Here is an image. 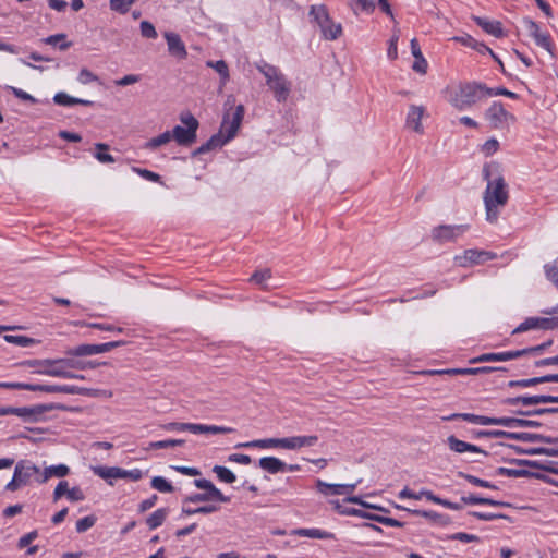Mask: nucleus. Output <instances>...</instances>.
Listing matches in <instances>:
<instances>
[{"instance_id":"nucleus-1","label":"nucleus","mask_w":558,"mask_h":558,"mask_svg":"<svg viewBox=\"0 0 558 558\" xmlns=\"http://www.w3.org/2000/svg\"><path fill=\"white\" fill-rule=\"evenodd\" d=\"M483 175L487 181L483 196L486 210V220L490 223H494L498 220L500 209L504 208L508 203V185L501 175L492 177L489 166H485L483 168Z\"/></svg>"},{"instance_id":"nucleus-2","label":"nucleus","mask_w":558,"mask_h":558,"mask_svg":"<svg viewBox=\"0 0 558 558\" xmlns=\"http://www.w3.org/2000/svg\"><path fill=\"white\" fill-rule=\"evenodd\" d=\"M442 93L447 101L459 111L468 110L486 98L485 84L475 81L448 86Z\"/></svg>"},{"instance_id":"nucleus-3","label":"nucleus","mask_w":558,"mask_h":558,"mask_svg":"<svg viewBox=\"0 0 558 558\" xmlns=\"http://www.w3.org/2000/svg\"><path fill=\"white\" fill-rule=\"evenodd\" d=\"M244 106L239 105L236 106L234 112L232 113V117L230 118L229 113H226L223 116V120L221 123L220 133L213 135L206 143L201 145L197 149L194 150L193 155H203L206 153H209L210 150L221 147L227 142H229L231 138H233L241 125V122L244 117Z\"/></svg>"},{"instance_id":"nucleus-4","label":"nucleus","mask_w":558,"mask_h":558,"mask_svg":"<svg viewBox=\"0 0 558 558\" xmlns=\"http://www.w3.org/2000/svg\"><path fill=\"white\" fill-rule=\"evenodd\" d=\"M256 69L264 75L266 85L278 102H284L291 92V82L279 68L265 61L256 63Z\"/></svg>"},{"instance_id":"nucleus-5","label":"nucleus","mask_w":558,"mask_h":558,"mask_svg":"<svg viewBox=\"0 0 558 558\" xmlns=\"http://www.w3.org/2000/svg\"><path fill=\"white\" fill-rule=\"evenodd\" d=\"M194 485L198 489H203L204 493H195L190 496H186L183 499L184 505L189 504H198V502H209V501H219V502H229L230 497L226 496L218 489L209 480L199 478L194 481Z\"/></svg>"},{"instance_id":"nucleus-6","label":"nucleus","mask_w":558,"mask_h":558,"mask_svg":"<svg viewBox=\"0 0 558 558\" xmlns=\"http://www.w3.org/2000/svg\"><path fill=\"white\" fill-rule=\"evenodd\" d=\"M180 121L185 125H175L171 132L172 140H174L181 146H191L195 143L197 137V129L199 123L197 119L190 112L182 113Z\"/></svg>"},{"instance_id":"nucleus-7","label":"nucleus","mask_w":558,"mask_h":558,"mask_svg":"<svg viewBox=\"0 0 558 558\" xmlns=\"http://www.w3.org/2000/svg\"><path fill=\"white\" fill-rule=\"evenodd\" d=\"M468 230L469 225H440L432 229L430 238L438 244L454 242Z\"/></svg>"},{"instance_id":"nucleus-8","label":"nucleus","mask_w":558,"mask_h":558,"mask_svg":"<svg viewBox=\"0 0 558 558\" xmlns=\"http://www.w3.org/2000/svg\"><path fill=\"white\" fill-rule=\"evenodd\" d=\"M497 257L496 253L470 248L465 250L462 255H457L454 262L459 267L468 268L473 265H481Z\"/></svg>"},{"instance_id":"nucleus-9","label":"nucleus","mask_w":558,"mask_h":558,"mask_svg":"<svg viewBox=\"0 0 558 558\" xmlns=\"http://www.w3.org/2000/svg\"><path fill=\"white\" fill-rule=\"evenodd\" d=\"M485 119L493 129H504L509 121L514 120V117L505 109L500 101H494L485 111Z\"/></svg>"},{"instance_id":"nucleus-10","label":"nucleus","mask_w":558,"mask_h":558,"mask_svg":"<svg viewBox=\"0 0 558 558\" xmlns=\"http://www.w3.org/2000/svg\"><path fill=\"white\" fill-rule=\"evenodd\" d=\"M531 329L553 330L558 329V317H527L517 328L512 330V335L525 332Z\"/></svg>"},{"instance_id":"nucleus-11","label":"nucleus","mask_w":558,"mask_h":558,"mask_svg":"<svg viewBox=\"0 0 558 558\" xmlns=\"http://www.w3.org/2000/svg\"><path fill=\"white\" fill-rule=\"evenodd\" d=\"M123 344L122 341H112L101 344H81L66 351V354L74 356H88L109 352L110 350Z\"/></svg>"},{"instance_id":"nucleus-12","label":"nucleus","mask_w":558,"mask_h":558,"mask_svg":"<svg viewBox=\"0 0 558 558\" xmlns=\"http://www.w3.org/2000/svg\"><path fill=\"white\" fill-rule=\"evenodd\" d=\"M523 24L529 33V35L534 39L535 44L538 47L544 48L550 54H553V43L550 35L548 33H542L539 26L536 22L531 19H524Z\"/></svg>"},{"instance_id":"nucleus-13","label":"nucleus","mask_w":558,"mask_h":558,"mask_svg":"<svg viewBox=\"0 0 558 558\" xmlns=\"http://www.w3.org/2000/svg\"><path fill=\"white\" fill-rule=\"evenodd\" d=\"M501 403L505 405H535L541 403H558V396H518L513 398H505L501 400Z\"/></svg>"},{"instance_id":"nucleus-14","label":"nucleus","mask_w":558,"mask_h":558,"mask_svg":"<svg viewBox=\"0 0 558 558\" xmlns=\"http://www.w3.org/2000/svg\"><path fill=\"white\" fill-rule=\"evenodd\" d=\"M32 391L47 393L89 395L90 390L72 385H40L32 384Z\"/></svg>"},{"instance_id":"nucleus-15","label":"nucleus","mask_w":558,"mask_h":558,"mask_svg":"<svg viewBox=\"0 0 558 558\" xmlns=\"http://www.w3.org/2000/svg\"><path fill=\"white\" fill-rule=\"evenodd\" d=\"M65 367L75 368L78 367V363L71 359H57L52 360V364L48 368H40L34 371V373L61 378L64 375Z\"/></svg>"},{"instance_id":"nucleus-16","label":"nucleus","mask_w":558,"mask_h":558,"mask_svg":"<svg viewBox=\"0 0 558 558\" xmlns=\"http://www.w3.org/2000/svg\"><path fill=\"white\" fill-rule=\"evenodd\" d=\"M446 442H447L449 449L456 453L473 452V453H481L485 457L488 456V452L483 450L478 446L460 440L454 435H450L447 438Z\"/></svg>"},{"instance_id":"nucleus-17","label":"nucleus","mask_w":558,"mask_h":558,"mask_svg":"<svg viewBox=\"0 0 558 558\" xmlns=\"http://www.w3.org/2000/svg\"><path fill=\"white\" fill-rule=\"evenodd\" d=\"M523 357L521 350L498 352V353H484L473 360L471 363H484V362H505Z\"/></svg>"},{"instance_id":"nucleus-18","label":"nucleus","mask_w":558,"mask_h":558,"mask_svg":"<svg viewBox=\"0 0 558 558\" xmlns=\"http://www.w3.org/2000/svg\"><path fill=\"white\" fill-rule=\"evenodd\" d=\"M14 473L15 476L20 478V482H22L25 486L31 482V478L34 475H40V469L31 461L21 460L16 463L14 468Z\"/></svg>"},{"instance_id":"nucleus-19","label":"nucleus","mask_w":558,"mask_h":558,"mask_svg":"<svg viewBox=\"0 0 558 558\" xmlns=\"http://www.w3.org/2000/svg\"><path fill=\"white\" fill-rule=\"evenodd\" d=\"M165 38L168 45V51L171 56L184 60L187 57V51L181 37L175 33H165Z\"/></svg>"},{"instance_id":"nucleus-20","label":"nucleus","mask_w":558,"mask_h":558,"mask_svg":"<svg viewBox=\"0 0 558 558\" xmlns=\"http://www.w3.org/2000/svg\"><path fill=\"white\" fill-rule=\"evenodd\" d=\"M425 113V108L423 106L411 105L409 107V112L407 114L405 125L407 128L413 130L414 132L422 134L424 132V128L421 123V120Z\"/></svg>"},{"instance_id":"nucleus-21","label":"nucleus","mask_w":558,"mask_h":558,"mask_svg":"<svg viewBox=\"0 0 558 558\" xmlns=\"http://www.w3.org/2000/svg\"><path fill=\"white\" fill-rule=\"evenodd\" d=\"M496 474L501 475V476H509V477L534 476V477L543 480V481H545L547 483H550V484H554V485H558L557 482H555L554 480L549 478L548 476H546L544 474L532 473V472H530L527 470H524V469H509V468L500 466V468L496 469Z\"/></svg>"},{"instance_id":"nucleus-22","label":"nucleus","mask_w":558,"mask_h":558,"mask_svg":"<svg viewBox=\"0 0 558 558\" xmlns=\"http://www.w3.org/2000/svg\"><path fill=\"white\" fill-rule=\"evenodd\" d=\"M282 448L286 449V438L256 439L248 442L238 444L235 448Z\"/></svg>"},{"instance_id":"nucleus-23","label":"nucleus","mask_w":558,"mask_h":558,"mask_svg":"<svg viewBox=\"0 0 558 558\" xmlns=\"http://www.w3.org/2000/svg\"><path fill=\"white\" fill-rule=\"evenodd\" d=\"M318 436L306 435V436H292L286 438L287 450H298L303 447H313L317 444Z\"/></svg>"},{"instance_id":"nucleus-24","label":"nucleus","mask_w":558,"mask_h":558,"mask_svg":"<svg viewBox=\"0 0 558 558\" xmlns=\"http://www.w3.org/2000/svg\"><path fill=\"white\" fill-rule=\"evenodd\" d=\"M473 20L487 34L493 35L497 38H501L505 36L502 25L499 21H489L485 17L480 16H474Z\"/></svg>"},{"instance_id":"nucleus-25","label":"nucleus","mask_w":558,"mask_h":558,"mask_svg":"<svg viewBox=\"0 0 558 558\" xmlns=\"http://www.w3.org/2000/svg\"><path fill=\"white\" fill-rule=\"evenodd\" d=\"M70 473V468L65 464L51 465L44 469L36 478L38 483H46L51 477H64Z\"/></svg>"},{"instance_id":"nucleus-26","label":"nucleus","mask_w":558,"mask_h":558,"mask_svg":"<svg viewBox=\"0 0 558 558\" xmlns=\"http://www.w3.org/2000/svg\"><path fill=\"white\" fill-rule=\"evenodd\" d=\"M258 465L270 474L287 471V463L276 457H264L259 459Z\"/></svg>"},{"instance_id":"nucleus-27","label":"nucleus","mask_w":558,"mask_h":558,"mask_svg":"<svg viewBox=\"0 0 558 558\" xmlns=\"http://www.w3.org/2000/svg\"><path fill=\"white\" fill-rule=\"evenodd\" d=\"M206 65L208 68L214 69L219 74V76H220L219 93H221L223 87L226 86V84L230 80V73H229L228 64L223 60H218V61L209 60V61L206 62Z\"/></svg>"},{"instance_id":"nucleus-28","label":"nucleus","mask_w":558,"mask_h":558,"mask_svg":"<svg viewBox=\"0 0 558 558\" xmlns=\"http://www.w3.org/2000/svg\"><path fill=\"white\" fill-rule=\"evenodd\" d=\"M512 464L517 465H527L534 469H539L546 472H550L554 474H558V469L555 466V463L551 461L548 462H538L532 460H523V459H512L509 461Z\"/></svg>"},{"instance_id":"nucleus-29","label":"nucleus","mask_w":558,"mask_h":558,"mask_svg":"<svg viewBox=\"0 0 558 558\" xmlns=\"http://www.w3.org/2000/svg\"><path fill=\"white\" fill-rule=\"evenodd\" d=\"M53 101L59 106H65V107L74 106V105L93 106V104H94L93 101L87 100V99L72 97L63 92L57 93L53 97Z\"/></svg>"},{"instance_id":"nucleus-30","label":"nucleus","mask_w":558,"mask_h":558,"mask_svg":"<svg viewBox=\"0 0 558 558\" xmlns=\"http://www.w3.org/2000/svg\"><path fill=\"white\" fill-rule=\"evenodd\" d=\"M310 16L313 17V21L316 22L318 26H324V24L330 23L331 20L327 8L324 4L312 5L310 9Z\"/></svg>"},{"instance_id":"nucleus-31","label":"nucleus","mask_w":558,"mask_h":558,"mask_svg":"<svg viewBox=\"0 0 558 558\" xmlns=\"http://www.w3.org/2000/svg\"><path fill=\"white\" fill-rule=\"evenodd\" d=\"M315 485L317 492L324 496L344 495L342 484H329L322 480H316Z\"/></svg>"},{"instance_id":"nucleus-32","label":"nucleus","mask_w":558,"mask_h":558,"mask_svg":"<svg viewBox=\"0 0 558 558\" xmlns=\"http://www.w3.org/2000/svg\"><path fill=\"white\" fill-rule=\"evenodd\" d=\"M169 514L168 508H159L156 511H154L146 519V524L150 530H155L162 525L165 520L167 519Z\"/></svg>"},{"instance_id":"nucleus-33","label":"nucleus","mask_w":558,"mask_h":558,"mask_svg":"<svg viewBox=\"0 0 558 558\" xmlns=\"http://www.w3.org/2000/svg\"><path fill=\"white\" fill-rule=\"evenodd\" d=\"M294 534H296L299 536H305V537H311V538H316V539H333L335 538V534L324 531V530H319V529H299L294 532Z\"/></svg>"},{"instance_id":"nucleus-34","label":"nucleus","mask_w":558,"mask_h":558,"mask_svg":"<svg viewBox=\"0 0 558 558\" xmlns=\"http://www.w3.org/2000/svg\"><path fill=\"white\" fill-rule=\"evenodd\" d=\"M322 35L327 40H336L342 34V26L330 20V23L319 26Z\"/></svg>"},{"instance_id":"nucleus-35","label":"nucleus","mask_w":558,"mask_h":558,"mask_svg":"<svg viewBox=\"0 0 558 558\" xmlns=\"http://www.w3.org/2000/svg\"><path fill=\"white\" fill-rule=\"evenodd\" d=\"M93 472L97 476L108 481L110 485L113 483L109 480L120 478V468L118 466H94Z\"/></svg>"},{"instance_id":"nucleus-36","label":"nucleus","mask_w":558,"mask_h":558,"mask_svg":"<svg viewBox=\"0 0 558 558\" xmlns=\"http://www.w3.org/2000/svg\"><path fill=\"white\" fill-rule=\"evenodd\" d=\"M234 428L226 427V426H217V425H203L195 424L194 434H230L233 433Z\"/></svg>"},{"instance_id":"nucleus-37","label":"nucleus","mask_w":558,"mask_h":558,"mask_svg":"<svg viewBox=\"0 0 558 558\" xmlns=\"http://www.w3.org/2000/svg\"><path fill=\"white\" fill-rule=\"evenodd\" d=\"M496 371H507L506 367H492V366H483V367H472V368H453L451 372L456 375H477V374H486Z\"/></svg>"},{"instance_id":"nucleus-38","label":"nucleus","mask_w":558,"mask_h":558,"mask_svg":"<svg viewBox=\"0 0 558 558\" xmlns=\"http://www.w3.org/2000/svg\"><path fill=\"white\" fill-rule=\"evenodd\" d=\"M54 409H60V405H56L53 403L50 404H36L33 407H29V422H38L41 416L49 411H52Z\"/></svg>"},{"instance_id":"nucleus-39","label":"nucleus","mask_w":558,"mask_h":558,"mask_svg":"<svg viewBox=\"0 0 558 558\" xmlns=\"http://www.w3.org/2000/svg\"><path fill=\"white\" fill-rule=\"evenodd\" d=\"M172 140L170 131H166L158 136H155L147 141L144 145L145 149L155 150L163 145H167Z\"/></svg>"},{"instance_id":"nucleus-40","label":"nucleus","mask_w":558,"mask_h":558,"mask_svg":"<svg viewBox=\"0 0 558 558\" xmlns=\"http://www.w3.org/2000/svg\"><path fill=\"white\" fill-rule=\"evenodd\" d=\"M412 514L424 517L435 523L440 525H447L450 522L448 515L437 513L435 511H426V510H411Z\"/></svg>"},{"instance_id":"nucleus-41","label":"nucleus","mask_w":558,"mask_h":558,"mask_svg":"<svg viewBox=\"0 0 558 558\" xmlns=\"http://www.w3.org/2000/svg\"><path fill=\"white\" fill-rule=\"evenodd\" d=\"M422 494H424L425 498L429 501H433L435 504H438V505H441L448 509H451V510H461L462 509V505L461 504H458V502H452V501H449L447 499H442L436 495L433 494V492L430 490H427V489H423L422 490Z\"/></svg>"},{"instance_id":"nucleus-42","label":"nucleus","mask_w":558,"mask_h":558,"mask_svg":"<svg viewBox=\"0 0 558 558\" xmlns=\"http://www.w3.org/2000/svg\"><path fill=\"white\" fill-rule=\"evenodd\" d=\"M96 153L95 158L101 163H113L116 159L112 155L108 154L109 145L105 143H96L95 144Z\"/></svg>"},{"instance_id":"nucleus-43","label":"nucleus","mask_w":558,"mask_h":558,"mask_svg":"<svg viewBox=\"0 0 558 558\" xmlns=\"http://www.w3.org/2000/svg\"><path fill=\"white\" fill-rule=\"evenodd\" d=\"M3 339L9 343H13V344L22 347V348H26V347H31V345L39 343V340L29 338L26 336L5 335Z\"/></svg>"},{"instance_id":"nucleus-44","label":"nucleus","mask_w":558,"mask_h":558,"mask_svg":"<svg viewBox=\"0 0 558 558\" xmlns=\"http://www.w3.org/2000/svg\"><path fill=\"white\" fill-rule=\"evenodd\" d=\"M551 344H553V340H548V341H546L544 343H541L538 345L521 349L522 355H523V357H537L541 354H543V352L547 348H549Z\"/></svg>"},{"instance_id":"nucleus-45","label":"nucleus","mask_w":558,"mask_h":558,"mask_svg":"<svg viewBox=\"0 0 558 558\" xmlns=\"http://www.w3.org/2000/svg\"><path fill=\"white\" fill-rule=\"evenodd\" d=\"M213 472L216 473L218 478L223 483L232 484L236 480L234 473L226 466L215 465Z\"/></svg>"},{"instance_id":"nucleus-46","label":"nucleus","mask_w":558,"mask_h":558,"mask_svg":"<svg viewBox=\"0 0 558 558\" xmlns=\"http://www.w3.org/2000/svg\"><path fill=\"white\" fill-rule=\"evenodd\" d=\"M150 485L154 489L160 493H172L174 487L162 476L153 477Z\"/></svg>"},{"instance_id":"nucleus-47","label":"nucleus","mask_w":558,"mask_h":558,"mask_svg":"<svg viewBox=\"0 0 558 558\" xmlns=\"http://www.w3.org/2000/svg\"><path fill=\"white\" fill-rule=\"evenodd\" d=\"M458 476L461 477V478H464L469 483L475 485V486H480V487H485V488H490V489H496L497 487L487 482V481H484V480H481L474 475H471V474H468V473H464V472H461L459 471L458 472Z\"/></svg>"},{"instance_id":"nucleus-48","label":"nucleus","mask_w":558,"mask_h":558,"mask_svg":"<svg viewBox=\"0 0 558 558\" xmlns=\"http://www.w3.org/2000/svg\"><path fill=\"white\" fill-rule=\"evenodd\" d=\"M546 278L558 288V258L544 266Z\"/></svg>"},{"instance_id":"nucleus-49","label":"nucleus","mask_w":558,"mask_h":558,"mask_svg":"<svg viewBox=\"0 0 558 558\" xmlns=\"http://www.w3.org/2000/svg\"><path fill=\"white\" fill-rule=\"evenodd\" d=\"M271 277V271L270 269H263V270H257L255 271L252 276H251V281L260 286L262 288L264 289H267V284H266V281Z\"/></svg>"},{"instance_id":"nucleus-50","label":"nucleus","mask_w":558,"mask_h":558,"mask_svg":"<svg viewBox=\"0 0 558 558\" xmlns=\"http://www.w3.org/2000/svg\"><path fill=\"white\" fill-rule=\"evenodd\" d=\"M541 426L539 422L532 421V420H524V418H517V417H508L507 427L513 428V427H538Z\"/></svg>"},{"instance_id":"nucleus-51","label":"nucleus","mask_w":558,"mask_h":558,"mask_svg":"<svg viewBox=\"0 0 558 558\" xmlns=\"http://www.w3.org/2000/svg\"><path fill=\"white\" fill-rule=\"evenodd\" d=\"M506 96L512 99L518 98V94L506 89L505 87L490 88L485 85V97Z\"/></svg>"},{"instance_id":"nucleus-52","label":"nucleus","mask_w":558,"mask_h":558,"mask_svg":"<svg viewBox=\"0 0 558 558\" xmlns=\"http://www.w3.org/2000/svg\"><path fill=\"white\" fill-rule=\"evenodd\" d=\"M538 384H541V378L533 377V378H529V379L510 380V381H508L507 386L509 388H527V387H534Z\"/></svg>"},{"instance_id":"nucleus-53","label":"nucleus","mask_w":558,"mask_h":558,"mask_svg":"<svg viewBox=\"0 0 558 558\" xmlns=\"http://www.w3.org/2000/svg\"><path fill=\"white\" fill-rule=\"evenodd\" d=\"M480 416L477 414L473 413H453L449 416L444 417L445 421H454V420H463L469 423L478 424L480 423Z\"/></svg>"},{"instance_id":"nucleus-54","label":"nucleus","mask_w":558,"mask_h":558,"mask_svg":"<svg viewBox=\"0 0 558 558\" xmlns=\"http://www.w3.org/2000/svg\"><path fill=\"white\" fill-rule=\"evenodd\" d=\"M183 439H168V440H159V441H153L149 444V449H165L169 447H177L184 445Z\"/></svg>"},{"instance_id":"nucleus-55","label":"nucleus","mask_w":558,"mask_h":558,"mask_svg":"<svg viewBox=\"0 0 558 558\" xmlns=\"http://www.w3.org/2000/svg\"><path fill=\"white\" fill-rule=\"evenodd\" d=\"M469 514L474 518H477L478 520H483V521H493V520H497V519L510 520V518L508 515L502 514V513H484V512H478V511H470Z\"/></svg>"},{"instance_id":"nucleus-56","label":"nucleus","mask_w":558,"mask_h":558,"mask_svg":"<svg viewBox=\"0 0 558 558\" xmlns=\"http://www.w3.org/2000/svg\"><path fill=\"white\" fill-rule=\"evenodd\" d=\"M96 517L95 515H87V517H84L82 519H80L77 522H76V531L78 533H84L86 532L87 530H89L90 527L94 526V524L96 523Z\"/></svg>"},{"instance_id":"nucleus-57","label":"nucleus","mask_w":558,"mask_h":558,"mask_svg":"<svg viewBox=\"0 0 558 558\" xmlns=\"http://www.w3.org/2000/svg\"><path fill=\"white\" fill-rule=\"evenodd\" d=\"M194 426H195V423L173 422V423H169V424L165 425L163 428L167 430L190 432V433L194 434Z\"/></svg>"},{"instance_id":"nucleus-58","label":"nucleus","mask_w":558,"mask_h":558,"mask_svg":"<svg viewBox=\"0 0 558 558\" xmlns=\"http://www.w3.org/2000/svg\"><path fill=\"white\" fill-rule=\"evenodd\" d=\"M508 416L504 417H489V416H480L478 425H500L507 427Z\"/></svg>"},{"instance_id":"nucleus-59","label":"nucleus","mask_w":558,"mask_h":558,"mask_svg":"<svg viewBox=\"0 0 558 558\" xmlns=\"http://www.w3.org/2000/svg\"><path fill=\"white\" fill-rule=\"evenodd\" d=\"M140 28L141 35L145 38L154 39L158 35L155 26L148 21L141 22Z\"/></svg>"},{"instance_id":"nucleus-60","label":"nucleus","mask_w":558,"mask_h":558,"mask_svg":"<svg viewBox=\"0 0 558 558\" xmlns=\"http://www.w3.org/2000/svg\"><path fill=\"white\" fill-rule=\"evenodd\" d=\"M52 364V360L46 359V360H27L22 363V365L35 368V371L40 368H48L49 365Z\"/></svg>"},{"instance_id":"nucleus-61","label":"nucleus","mask_w":558,"mask_h":558,"mask_svg":"<svg viewBox=\"0 0 558 558\" xmlns=\"http://www.w3.org/2000/svg\"><path fill=\"white\" fill-rule=\"evenodd\" d=\"M143 477V472L140 469L123 470L120 468V478H128L137 482Z\"/></svg>"},{"instance_id":"nucleus-62","label":"nucleus","mask_w":558,"mask_h":558,"mask_svg":"<svg viewBox=\"0 0 558 558\" xmlns=\"http://www.w3.org/2000/svg\"><path fill=\"white\" fill-rule=\"evenodd\" d=\"M77 80L81 84H88L98 81V76L90 72L88 69H82L78 73Z\"/></svg>"},{"instance_id":"nucleus-63","label":"nucleus","mask_w":558,"mask_h":558,"mask_svg":"<svg viewBox=\"0 0 558 558\" xmlns=\"http://www.w3.org/2000/svg\"><path fill=\"white\" fill-rule=\"evenodd\" d=\"M499 147V143L496 138H489L487 140L483 147H482V151L486 155V156H490L493 155L494 153L497 151Z\"/></svg>"},{"instance_id":"nucleus-64","label":"nucleus","mask_w":558,"mask_h":558,"mask_svg":"<svg viewBox=\"0 0 558 558\" xmlns=\"http://www.w3.org/2000/svg\"><path fill=\"white\" fill-rule=\"evenodd\" d=\"M110 9L120 14H125L129 12L130 7L126 4V0H110Z\"/></svg>"}]
</instances>
